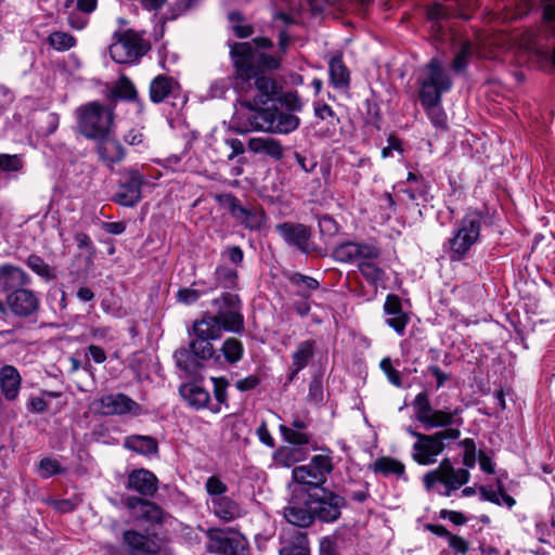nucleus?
Wrapping results in <instances>:
<instances>
[{
	"mask_svg": "<svg viewBox=\"0 0 555 555\" xmlns=\"http://www.w3.org/2000/svg\"><path fill=\"white\" fill-rule=\"evenodd\" d=\"M158 547L147 535L135 530H126L122 533L121 555H156Z\"/></svg>",
	"mask_w": 555,
	"mask_h": 555,
	"instance_id": "obj_21",
	"label": "nucleus"
},
{
	"mask_svg": "<svg viewBox=\"0 0 555 555\" xmlns=\"http://www.w3.org/2000/svg\"><path fill=\"white\" fill-rule=\"evenodd\" d=\"M221 351L229 363H236L243 357L244 347L240 339L230 337L222 344Z\"/></svg>",
	"mask_w": 555,
	"mask_h": 555,
	"instance_id": "obj_42",
	"label": "nucleus"
},
{
	"mask_svg": "<svg viewBox=\"0 0 555 555\" xmlns=\"http://www.w3.org/2000/svg\"><path fill=\"white\" fill-rule=\"evenodd\" d=\"M248 149L255 154H263L274 160H280L284 155V147L281 142L269 137L249 139Z\"/></svg>",
	"mask_w": 555,
	"mask_h": 555,
	"instance_id": "obj_30",
	"label": "nucleus"
},
{
	"mask_svg": "<svg viewBox=\"0 0 555 555\" xmlns=\"http://www.w3.org/2000/svg\"><path fill=\"white\" fill-rule=\"evenodd\" d=\"M291 282L293 285L298 287V293L302 296H307L311 291L319 287V282L315 279L300 273L293 274L291 276Z\"/></svg>",
	"mask_w": 555,
	"mask_h": 555,
	"instance_id": "obj_46",
	"label": "nucleus"
},
{
	"mask_svg": "<svg viewBox=\"0 0 555 555\" xmlns=\"http://www.w3.org/2000/svg\"><path fill=\"white\" fill-rule=\"evenodd\" d=\"M215 349L210 339L196 337L190 341L189 350H179L175 353L177 364L185 371H191L196 363H193L192 357L201 360H209L214 357Z\"/></svg>",
	"mask_w": 555,
	"mask_h": 555,
	"instance_id": "obj_20",
	"label": "nucleus"
},
{
	"mask_svg": "<svg viewBox=\"0 0 555 555\" xmlns=\"http://www.w3.org/2000/svg\"><path fill=\"white\" fill-rule=\"evenodd\" d=\"M127 487L141 495L153 496L157 491V478L147 469H137L129 475Z\"/></svg>",
	"mask_w": 555,
	"mask_h": 555,
	"instance_id": "obj_25",
	"label": "nucleus"
},
{
	"mask_svg": "<svg viewBox=\"0 0 555 555\" xmlns=\"http://www.w3.org/2000/svg\"><path fill=\"white\" fill-rule=\"evenodd\" d=\"M280 555H310L307 534L295 531L293 540L280 548Z\"/></svg>",
	"mask_w": 555,
	"mask_h": 555,
	"instance_id": "obj_37",
	"label": "nucleus"
},
{
	"mask_svg": "<svg viewBox=\"0 0 555 555\" xmlns=\"http://www.w3.org/2000/svg\"><path fill=\"white\" fill-rule=\"evenodd\" d=\"M209 288L206 289H195L191 287H186L180 289L177 294V299L179 302L184 305H192L196 302L203 295L207 294Z\"/></svg>",
	"mask_w": 555,
	"mask_h": 555,
	"instance_id": "obj_50",
	"label": "nucleus"
},
{
	"mask_svg": "<svg viewBox=\"0 0 555 555\" xmlns=\"http://www.w3.org/2000/svg\"><path fill=\"white\" fill-rule=\"evenodd\" d=\"M124 446L139 454H153L157 452V442L150 436H130L125 439Z\"/></svg>",
	"mask_w": 555,
	"mask_h": 555,
	"instance_id": "obj_36",
	"label": "nucleus"
},
{
	"mask_svg": "<svg viewBox=\"0 0 555 555\" xmlns=\"http://www.w3.org/2000/svg\"><path fill=\"white\" fill-rule=\"evenodd\" d=\"M279 102H281V104L284 105L289 113L299 112L302 108V103L297 93H285L279 99Z\"/></svg>",
	"mask_w": 555,
	"mask_h": 555,
	"instance_id": "obj_55",
	"label": "nucleus"
},
{
	"mask_svg": "<svg viewBox=\"0 0 555 555\" xmlns=\"http://www.w3.org/2000/svg\"><path fill=\"white\" fill-rule=\"evenodd\" d=\"M257 436L263 444H266L268 447L274 446V440H273L272 436L270 435L269 429L264 423H262L257 428Z\"/></svg>",
	"mask_w": 555,
	"mask_h": 555,
	"instance_id": "obj_60",
	"label": "nucleus"
},
{
	"mask_svg": "<svg viewBox=\"0 0 555 555\" xmlns=\"http://www.w3.org/2000/svg\"><path fill=\"white\" fill-rule=\"evenodd\" d=\"M278 233L288 244L296 246L304 253L308 251V242L310 238V230L304 224L285 222L276 227Z\"/></svg>",
	"mask_w": 555,
	"mask_h": 555,
	"instance_id": "obj_24",
	"label": "nucleus"
},
{
	"mask_svg": "<svg viewBox=\"0 0 555 555\" xmlns=\"http://www.w3.org/2000/svg\"><path fill=\"white\" fill-rule=\"evenodd\" d=\"M232 120L241 133L255 130L287 134L295 131L300 124L295 114L281 111L275 102L271 106L261 109L236 112Z\"/></svg>",
	"mask_w": 555,
	"mask_h": 555,
	"instance_id": "obj_2",
	"label": "nucleus"
},
{
	"mask_svg": "<svg viewBox=\"0 0 555 555\" xmlns=\"http://www.w3.org/2000/svg\"><path fill=\"white\" fill-rule=\"evenodd\" d=\"M418 85L421 103H429L442 100V94L452 88V79L440 62L433 59L422 68Z\"/></svg>",
	"mask_w": 555,
	"mask_h": 555,
	"instance_id": "obj_6",
	"label": "nucleus"
},
{
	"mask_svg": "<svg viewBox=\"0 0 555 555\" xmlns=\"http://www.w3.org/2000/svg\"><path fill=\"white\" fill-rule=\"evenodd\" d=\"M379 366L392 385L397 387L401 386L400 373L393 369L391 360L389 358H384L380 361Z\"/></svg>",
	"mask_w": 555,
	"mask_h": 555,
	"instance_id": "obj_53",
	"label": "nucleus"
},
{
	"mask_svg": "<svg viewBox=\"0 0 555 555\" xmlns=\"http://www.w3.org/2000/svg\"><path fill=\"white\" fill-rule=\"evenodd\" d=\"M146 52L144 40L132 30H127L120 35L109 47V54L114 62L118 64H130Z\"/></svg>",
	"mask_w": 555,
	"mask_h": 555,
	"instance_id": "obj_13",
	"label": "nucleus"
},
{
	"mask_svg": "<svg viewBox=\"0 0 555 555\" xmlns=\"http://www.w3.org/2000/svg\"><path fill=\"white\" fill-rule=\"evenodd\" d=\"M424 107L430 122L436 128L446 129L447 115L441 107V101H431L429 103H421Z\"/></svg>",
	"mask_w": 555,
	"mask_h": 555,
	"instance_id": "obj_41",
	"label": "nucleus"
},
{
	"mask_svg": "<svg viewBox=\"0 0 555 555\" xmlns=\"http://www.w3.org/2000/svg\"><path fill=\"white\" fill-rule=\"evenodd\" d=\"M51 504L53 508L61 513H69L75 508V503L72 500H55Z\"/></svg>",
	"mask_w": 555,
	"mask_h": 555,
	"instance_id": "obj_63",
	"label": "nucleus"
},
{
	"mask_svg": "<svg viewBox=\"0 0 555 555\" xmlns=\"http://www.w3.org/2000/svg\"><path fill=\"white\" fill-rule=\"evenodd\" d=\"M223 328L215 315H204L193 324V333L196 337H204L210 340L219 339Z\"/></svg>",
	"mask_w": 555,
	"mask_h": 555,
	"instance_id": "obj_32",
	"label": "nucleus"
},
{
	"mask_svg": "<svg viewBox=\"0 0 555 555\" xmlns=\"http://www.w3.org/2000/svg\"><path fill=\"white\" fill-rule=\"evenodd\" d=\"M280 430L284 437V439L293 444H307L309 443V436L306 433H302L301 430H296L292 427H287L285 425L280 426Z\"/></svg>",
	"mask_w": 555,
	"mask_h": 555,
	"instance_id": "obj_47",
	"label": "nucleus"
},
{
	"mask_svg": "<svg viewBox=\"0 0 555 555\" xmlns=\"http://www.w3.org/2000/svg\"><path fill=\"white\" fill-rule=\"evenodd\" d=\"M230 211L233 218L249 229H259L263 222V215L261 212L244 208L234 197L230 199Z\"/></svg>",
	"mask_w": 555,
	"mask_h": 555,
	"instance_id": "obj_33",
	"label": "nucleus"
},
{
	"mask_svg": "<svg viewBox=\"0 0 555 555\" xmlns=\"http://www.w3.org/2000/svg\"><path fill=\"white\" fill-rule=\"evenodd\" d=\"M330 80L334 88L346 89L350 83V73L340 55L333 56L328 62Z\"/></svg>",
	"mask_w": 555,
	"mask_h": 555,
	"instance_id": "obj_34",
	"label": "nucleus"
},
{
	"mask_svg": "<svg viewBox=\"0 0 555 555\" xmlns=\"http://www.w3.org/2000/svg\"><path fill=\"white\" fill-rule=\"evenodd\" d=\"M22 377L17 369L5 364L0 369V390L7 400H15L20 393Z\"/></svg>",
	"mask_w": 555,
	"mask_h": 555,
	"instance_id": "obj_28",
	"label": "nucleus"
},
{
	"mask_svg": "<svg viewBox=\"0 0 555 555\" xmlns=\"http://www.w3.org/2000/svg\"><path fill=\"white\" fill-rule=\"evenodd\" d=\"M98 154L100 159L107 166H112L119 163L125 157V151L122 145L111 134H106L103 138H98Z\"/></svg>",
	"mask_w": 555,
	"mask_h": 555,
	"instance_id": "obj_27",
	"label": "nucleus"
},
{
	"mask_svg": "<svg viewBox=\"0 0 555 555\" xmlns=\"http://www.w3.org/2000/svg\"><path fill=\"white\" fill-rule=\"evenodd\" d=\"M253 44L257 48H269L272 46L267 38H255L251 42L234 43L230 54L235 67L234 88L242 98L241 108L236 112H248L249 109H261L268 102H274L280 87L270 77L258 75L254 67Z\"/></svg>",
	"mask_w": 555,
	"mask_h": 555,
	"instance_id": "obj_1",
	"label": "nucleus"
},
{
	"mask_svg": "<svg viewBox=\"0 0 555 555\" xmlns=\"http://www.w3.org/2000/svg\"><path fill=\"white\" fill-rule=\"evenodd\" d=\"M440 515L442 518H448L455 525H463L466 521L465 516L460 512L442 509Z\"/></svg>",
	"mask_w": 555,
	"mask_h": 555,
	"instance_id": "obj_61",
	"label": "nucleus"
},
{
	"mask_svg": "<svg viewBox=\"0 0 555 555\" xmlns=\"http://www.w3.org/2000/svg\"><path fill=\"white\" fill-rule=\"evenodd\" d=\"M333 470V460L330 453L314 455L306 465L293 469L296 482L314 487L315 490L326 481L327 475Z\"/></svg>",
	"mask_w": 555,
	"mask_h": 555,
	"instance_id": "obj_10",
	"label": "nucleus"
},
{
	"mask_svg": "<svg viewBox=\"0 0 555 555\" xmlns=\"http://www.w3.org/2000/svg\"><path fill=\"white\" fill-rule=\"evenodd\" d=\"M319 555H338L336 544L331 538L324 537L321 539Z\"/></svg>",
	"mask_w": 555,
	"mask_h": 555,
	"instance_id": "obj_58",
	"label": "nucleus"
},
{
	"mask_svg": "<svg viewBox=\"0 0 555 555\" xmlns=\"http://www.w3.org/2000/svg\"><path fill=\"white\" fill-rule=\"evenodd\" d=\"M49 43L57 51H66L76 44V39L64 31H54L49 36Z\"/></svg>",
	"mask_w": 555,
	"mask_h": 555,
	"instance_id": "obj_45",
	"label": "nucleus"
},
{
	"mask_svg": "<svg viewBox=\"0 0 555 555\" xmlns=\"http://www.w3.org/2000/svg\"><path fill=\"white\" fill-rule=\"evenodd\" d=\"M345 505L346 501L343 496L324 488L309 493V508L312 511L313 518L322 522L336 521Z\"/></svg>",
	"mask_w": 555,
	"mask_h": 555,
	"instance_id": "obj_9",
	"label": "nucleus"
},
{
	"mask_svg": "<svg viewBox=\"0 0 555 555\" xmlns=\"http://www.w3.org/2000/svg\"><path fill=\"white\" fill-rule=\"evenodd\" d=\"M470 55L472 44L469 42H464L454 57L453 68L455 70H462L463 68H465Z\"/></svg>",
	"mask_w": 555,
	"mask_h": 555,
	"instance_id": "obj_51",
	"label": "nucleus"
},
{
	"mask_svg": "<svg viewBox=\"0 0 555 555\" xmlns=\"http://www.w3.org/2000/svg\"><path fill=\"white\" fill-rule=\"evenodd\" d=\"M284 517L287 522L294 526L300 528L309 527L314 520L312 511L309 508V495L302 505L292 500L284 508Z\"/></svg>",
	"mask_w": 555,
	"mask_h": 555,
	"instance_id": "obj_26",
	"label": "nucleus"
},
{
	"mask_svg": "<svg viewBox=\"0 0 555 555\" xmlns=\"http://www.w3.org/2000/svg\"><path fill=\"white\" fill-rule=\"evenodd\" d=\"M448 544L451 548L460 554H466L469 548L467 541L455 534L449 537Z\"/></svg>",
	"mask_w": 555,
	"mask_h": 555,
	"instance_id": "obj_57",
	"label": "nucleus"
},
{
	"mask_svg": "<svg viewBox=\"0 0 555 555\" xmlns=\"http://www.w3.org/2000/svg\"><path fill=\"white\" fill-rule=\"evenodd\" d=\"M115 94L121 99L134 100L137 98V90L127 77H121L115 86Z\"/></svg>",
	"mask_w": 555,
	"mask_h": 555,
	"instance_id": "obj_49",
	"label": "nucleus"
},
{
	"mask_svg": "<svg viewBox=\"0 0 555 555\" xmlns=\"http://www.w3.org/2000/svg\"><path fill=\"white\" fill-rule=\"evenodd\" d=\"M205 490L208 494L206 504L209 512L222 522L234 521L246 514L240 502L225 494L228 486L220 477L216 475L208 477Z\"/></svg>",
	"mask_w": 555,
	"mask_h": 555,
	"instance_id": "obj_4",
	"label": "nucleus"
},
{
	"mask_svg": "<svg viewBox=\"0 0 555 555\" xmlns=\"http://www.w3.org/2000/svg\"><path fill=\"white\" fill-rule=\"evenodd\" d=\"M92 409L103 415H139L141 406L124 393H108L92 401Z\"/></svg>",
	"mask_w": 555,
	"mask_h": 555,
	"instance_id": "obj_17",
	"label": "nucleus"
},
{
	"mask_svg": "<svg viewBox=\"0 0 555 555\" xmlns=\"http://www.w3.org/2000/svg\"><path fill=\"white\" fill-rule=\"evenodd\" d=\"M177 82L165 75H158L150 85V98L154 103L163 102L175 89Z\"/></svg>",
	"mask_w": 555,
	"mask_h": 555,
	"instance_id": "obj_35",
	"label": "nucleus"
},
{
	"mask_svg": "<svg viewBox=\"0 0 555 555\" xmlns=\"http://www.w3.org/2000/svg\"><path fill=\"white\" fill-rule=\"evenodd\" d=\"M180 395L192 408L203 409L209 402V392L196 383H188L180 387Z\"/></svg>",
	"mask_w": 555,
	"mask_h": 555,
	"instance_id": "obj_31",
	"label": "nucleus"
},
{
	"mask_svg": "<svg viewBox=\"0 0 555 555\" xmlns=\"http://www.w3.org/2000/svg\"><path fill=\"white\" fill-rule=\"evenodd\" d=\"M207 535V550L210 553L247 555V540L237 532L209 529Z\"/></svg>",
	"mask_w": 555,
	"mask_h": 555,
	"instance_id": "obj_15",
	"label": "nucleus"
},
{
	"mask_svg": "<svg viewBox=\"0 0 555 555\" xmlns=\"http://www.w3.org/2000/svg\"><path fill=\"white\" fill-rule=\"evenodd\" d=\"M125 505L130 515L146 522H159L163 518V511L156 504L142 500L137 496H129L125 501Z\"/></svg>",
	"mask_w": 555,
	"mask_h": 555,
	"instance_id": "obj_23",
	"label": "nucleus"
},
{
	"mask_svg": "<svg viewBox=\"0 0 555 555\" xmlns=\"http://www.w3.org/2000/svg\"><path fill=\"white\" fill-rule=\"evenodd\" d=\"M315 343L313 340L301 341L292 354V364L289 366L288 380L293 382L296 375L304 370L313 358Z\"/></svg>",
	"mask_w": 555,
	"mask_h": 555,
	"instance_id": "obj_29",
	"label": "nucleus"
},
{
	"mask_svg": "<svg viewBox=\"0 0 555 555\" xmlns=\"http://www.w3.org/2000/svg\"><path fill=\"white\" fill-rule=\"evenodd\" d=\"M78 128L88 139L111 134L114 126L113 111L99 102H90L76 111Z\"/></svg>",
	"mask_w": 555,
	"mask_h": 555,
	"instance_id": "obj_5",
	"label": "nucleus"
},
{
	"mask_svg": "<svg viewBox=\"0 0 555 555\" xmlns=\"http://www.w3.org/2000/svg\"><path fill=\"white\" fill-rule=\"evenodd\" d=\"M460 437L456 428H447L433 435L418 436L412 447V459L420 465H431L437 462L438 455L446 448V440H455Z\"/></svg>",
	"mask_w": 555,
	"mask_h": 555,
	"instance_id": "obj_7",
	"label": "nucleus"
},
{
	"mask_svg": "<svg viewBox=\"0 0 555 555\" xmlns=\"http://www.w3.org/2000/svg\"><path fill=\"white\" fill-rule=\"evenodd\" d=\"M26 264L30 268L33 272L38 274L47 282L52 281L55 278L53 269L41 257L37 255H30L26 260Z\"/></svg>",
	"mask_w": 555,
	"mask_h": 555,
	"instance_id": "obj_43",
	"label": "nucleus"
},
{
	"mask_svg": "<svg viewBox=\"0 0 555 555\" xmlns=\"http://www.w3.org/2000/svg\"><path fill=\"white\" fill-rule=\"evenodd\" d=\"M218 311L215 318H218L223 331L240 333L244 328V317L241 312V300L237 295L230 293L212 301Z\"/></svg>",
	"mask_w": 555,
	"mask_h": 555,
	"instance_id": "obj_12",
	"label": "nucleus"
},
{
	"mask_svg": "<svg viewBox=\"0 0 555 555\" xmlns=\"http://www.w3.org/2000/svg\"><path fill=\"white\" fill-rule=\"evenodd\" d=\"M30 276L20 267L4 263L0 266V294L8 296L11 292L28 286ZM0 313H7V306L0 298Z\"/></svg>",
	"mask_w": 555,
	"mask_h": 555,
	"instance_id": "obj_19",
	"label": "nucleus"
},
{
	"mask_svg": "<svg viewBox=\"0 0 555 555\" xmlns=\"http://www.w3.org/2000/svg\"><path fill=\"white\" fill-rule=\"evenodd\" d=\"M4 305L7 312L10 311L17 318H29L39 310L40 300L34 291L25 286L5 296Z\"/></svg>",
	"mask_w": 555,
	"mask_h": 555,
	"instance_id": "obj_18",
	"label": "nucleus"
},
{
	"mask_svg": "<svg viewBox=\"0 0 555 555\" xmlns=\"http://www.w3.org/2000/svg\"><path fill=\"white\" fill-rule=\"evenodd\" d=\"M333 257L339 262L354 263L359 269L366 261L379 259L380 249L373 243L344 242L335 247Z\"/></svg>",
	"mask_w": 555,
	"mask_h": 555,
	"instance_id": "obj_14",
	"label": "nucleus"
},
{
	"mask_svg": "<svg viewBox=\"0 0 555 555\" xmlns=\"http://www.w3.org/2000/svg\"><path fill=\"white\" fill-rule=\"evenodd\" d=\"M412 405L415 412V418L426 429L448 427L455 423V417L461 413L459 408L452 411L434 409L425 391L416 395Z\"/></svg>",
	"mask_w": 555,
	"mask_h": 555,
	"instance_id": "obj_8",
	"label": "nucleus"
},
{
	"mask_svg": "<svg viewBox=\"0 0 555 555\" xmlns=\"http://www.w3.org/2000/svg\"><path fill=\"white\" fill-rule=\"evenodd\" d=\"M470 474L467 469H455L449 459H443L439 466L424 476L425 487L429 490L436 482L446 486L444 495L450 496L451 492L467 483Z\"/></svg>",
	"mask_w": 555,
	"mask_h": 555,
	"instance_id": "obj_11",
	"label": "nucleus"
},
{
	"mask_svg": "<svg viewBox=\"0 0 555 555\" xmlns=\"http://www.w3.org/2000/svg\"><path fill=\"white\" fill-rule=\"evenodd\" d=\"M360 273L372 285H377L386 280V273L380 268L378 259L366 261L359 268Z\"/></svg>",
	"mask_w": 555,
	"mask_h": 555,
	"instance_id": "obj_40",
	"label": "nucleus"
},
{
	"mask_svg": "<svg viewBox=\"0 0 555 555\" xmlns=\"http://www.w3.org/2000/svg\"><path fill=\"white\" fill-rule=\"evenodd\" d=\"M23 163L17 155L0 154V169L3 171H18Z\"/></svg>",
	"mask_w": 555,
	"mask_h": 555,
	"instance_id": "obj_52",
	"label": "nucleus"
},
{
	"mask_svg": "<svg viewBox=\"0 0 555 555\" xmlns=\"http://www.w3.org/2000/svg\"><path fill=\"white\" fill-rule=\"evenodd\" d=\"M464 447L463 464L466 467H474L476 463V447L472 439H464L462 441Z\"/></svg>",
	"mask_w": 555,
	"mask_h": 555,
	"instance_id": "obj_54",
	"label": "nucleus"
},
{
	"mask_svg": "<svg viewBox=\"0 0 555 555\" xmlns=\"http://www.w3.org/2000/svg\"><path fill=\"white\" fill-rule=\"evenodd\" d=\"M482 216L478 211H468L457 221L448 240L446 248L451 261L465 259L480 237Z\"/></svg>",
	"mask_w": 555,
	"mask_h": 555,
	"instance_id": "obj_3",
	"label": "nucleus"
},
{
	"mask_svg": "<svg viewBox=\"0 0 555 555\" xmlns=\"http://www.w3.org/2000/svg\"><path fill=\"white\" fill-rule=\"evenodd\" d=\"M145 176L134 168L125 169L121 182L114 195V202L125 207H133L142 199V186Z\"/></svg>",
	"mask_w": 555,
	"mask_h": 555,
	"instance_id": "obj_16",
	"label": "nucleus"
},
{
	"mask_svg": "<svg viewBox=\"0 0 555 555\" xmlns=\"http://www.w3.org/2000/svg\"><path fill=\"white\" fill-rule=\"evenodd\" d=\"M259 384V379L254 376H247L236 382V388L241 391H247L254 389Z\"/></svg>",
	"mask_w": 555,
	"mask_h": 555,
	"instance_id": "obj_59",
	"label": "nucleus"
},
{
	"mask_svg": "<svg viewBox=\"0 0 555 555\" xmlns=\"http://www.w3.org/2000/svg\"><path fill=\"white\" fill-rule=\"evenodd\" d=\"M479 492L483 500L489 501L491 503L498 504V505H506L507 507L512 508L516 501L514 498H512L509 494H507L501 481L498 482V490L488 489L486 487H480Z\"/></svg>",
	"mask_w": 555,
	"mask_h": 555,
	"instance_id": "obj_39",
	"label": "nucleus"
},
{
	"mask_svg": "<svg viewBox=\"0 0 555 555\" xmlns=\"http://www.w3.org/2000/svg\"><path fill=\"white\" fill-rule=\"evenodd\" d=\"M64 472L60 462L55 459L44 457L39 463V474L42 478H49L53 475Z\"/></svg>",
	"mask_w": 555,
	"mask_h": 555,
	"instance_id": "obj_48",
	"label": "nucleus"
},
{
	"mask_svg": "<svg viewBox=\"0 0 555 555\" xmlns=\"http://www.w3.org/2000/svg\"><path fill=\"white\" fill-rule=\"evenodd\" d=\"M216 285L212 286V287H209V291L218 287V286H222V287H225V288H232L235 286L236 284V279H237V274H236V271L234 269H231L229 267H225V266H220L217 268L216 270Z\"/></svg>",
	"mask_w": 555,
	"mask_h": 555,
	"instance_id": "obj_44",
	"label": "nucleus"
},
{
	"mask_svg": "<svg viewBox=\"0 0 555 555\" xmlns=\"http://www.w3.org/2000/svg\"><path fill=\"white\" fill-rule=\"evenodd\" d=\"M372 469L374 473L382 474L384 476L396 475L401 477L404 475V465L401 462L387 456L377 459L372 464Z\"/></svg>",
	"mask_w": 555,
	"mask_h": 555,
	"instance_id": "obj_38",
	"label": "nucleus"
},
{
	"mask_svg": "<svg viewBox=\"0 0 555 555\" xmlns=\"http://www.w3.org/2000/svg\"><path fill=\"white\" fill-rule=\"evenodd\" d=\"M543 17L547 22L555 21V0H546L543 9Z\"/></svg>",
	"mask_w": 555,
	"mask_h": 555,
	"instance_id": "obj_64",
	"label": "nucleus"
},
{
	"mask_svg": "<svg viewBox=\"0 0 555 555\" xmlns=\"http://www.w3.org/2000/svg\"><path fill=\"white\" fill-rule=\"evenodd\" d=\"M254 51V62L257 60L259 64L268 69H276L280 66V60L273 55H268L264 53L257 54V51L253 48Z\"/></svg>",
	"mask_w": 555,
	"mask_h": 555,
	"instance_id": "obj_56",
	"label": "nucleus"
},
{
	"mask_svg": "<svg viewBox=\"0 0 555 555\" xmlns=\"http://www.w3.org/2000/svg\"><path fill=\"white\" fill-rule=\"evenodd\" d=\"M88 352L95 363H103L106 361V353L104 349L99 346L90 345L88 347Z\"/></svg>",
	"mask_w": 555,
	"mask_h": 555,
	"instance_id": "obj_62",
	"label": "nucleus"
},
{
	"mask_svg": "<svg viewBox=\"0 0 555 555\" xmlns=\"http://www.w3.org/2000/svg\"><path fill=\"white\" fill-rule=\"evenodd\" d=\"M385 322L393 328L398 335H403L410 321L409 315L402 310L401 299L397 295H388L384 304Z\"/></svg>",
	"mask_w": 555,
	"mask_h": 555,
	"instance_id": "obj_22",
	"label": "nucleus"
}]
</instances>
